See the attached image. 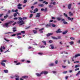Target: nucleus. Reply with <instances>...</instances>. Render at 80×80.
<instances>
[{"label": "nucleus", "mask_w": 80, "mask_h": 80, "mask_svg": "<svg viewBox=\"0 0 80 80\" xmlns=\"http://www.w3.org/2000/svg\"><path fill=\"white\" fill-rule=\"evenodd\" d=\"M49 7L50 8H52L53 7V6H51V5H49Z\"/></svg>", "instance_id": "obj_62"}, {"label": "nucleus", "mask_w": 80, "mask_h": 80, "mask_svg": "<svg viewBox=\"0 0 80 80\" xmlns=\"http://www.w3.org/2000/svg\"><path fill=\"white\" fill-rule=\"evenodd\" d=\"M56 19L58 21H60V20H62V18L59 17H58L56 18Z\"/></svg>", "instance_id": "obj_10"}, {"label": "nucleus", "mask_w": 80, "mask_h": 80, "mask_svg": "<svg viewBox=\"0 0 80 80\" xmlns=\"http://www.w3.org/2000/svg\"><path fill=\"white\" fill-rule=\"evenodd\" d=\"M21 33H23V34H24L25 33V31H22L21 32Z\"/></svg>", "instance_id": "obj_33"}, {"label": "nucleus", "mask_w": 80, "mask_h": 80, "mask_svg": "<svg viewBox=\"0 0 80 80\" xmlns=\"http://www.w3.org/2000/svg\"><path fill=\"white\" fill-rule=\"evenodd\" d=\"M63 15L66 17H68V16L65 13H64L63 14Z\"/></svg>", "instance_id": "obj_32"}, {"label": "nucleus", "mask_w": 80, "mask_h": 80, "mask_svg": "<svg viewBox=\"0 0 80 80\" xmlns=\"http://www.w3.org/2000/svg\"><path fill=\"white\" fill-rule=\"evenodd\" d=\"M36 12H38V9L37 8L35 9L34 10V12H33V13H35Z\"/></svg>", "instance_id": "obj_11"}, {"label": "nucleus", "mask_w": 80, "mask_h": 80, "mask_svg": "<svg viewBox=\"0 0 80 80\" xmlns=\"http://www.w3.org/2000/svg\"><path fill=\"white\" fill-rule=\"evenodd\" d=\"M70 39H71V40H75V38L73 37H71L70 38Z\"/></svg>", "instance_id": "obj_24"}, {"label": "nucleus", "mask_w": 80, "mask_h": 80, "mask_svg": "<svg viewBox=\"0 0 80 80\" xmlns=\"http://www.w3.org/2000/svg\"><path fill=\"white\" fill-rule=\"evenodd\" d=\"M43 73L45 74H47V73H48V72L47 71H43L41 72V74H43Z\"/></svg>", "instance_id": "obj_5"}, {"label": "nucleus", "mask_w": 80, "mask_h": 80, "mask_svg": "<svg viewBox=\"0 0 80 80\" xmlns=\"http://www.w3.org/2000/svg\"><path fill=\"white\" fill-rule=\"evenodd\" d=\"M44 30V28H42L41 29H40L39 30V31L40 32V33H43V31Z\"/></svg>", "instance_id": "obj_4"}, {"label": "nucleus", "mask_w": 80, "mask_h": 80, "mask_svg": "<svg viewBox=\"0 0 80 80\" xmlns=\"http://www.w3.org/2000/svg\"><path fill=\"white\" fill-rule=\"evenodd\" d=\"M80 67V65H76L75 66V68H77L78 67Z\"/></svg>", "instance_id": "obj_31"}, {"label": "nucleus", "mask_w": 80, "mask_h": 80, "mask_svg": "<svg viewBox=\"0 0 80 80\" xmlns=\"http://www.w3.org/2000/svg\"><path fill=\"white\" fill-rule=\"evenodd\" d=\"M4 18H7V17H8V15L7 14L6 15V16H4Z\"/></svg>", "instance_id": "obj_30"}, {"label": "nucleus", "mask_w": 80, "mask_h": 80, "mask_svg": "<svg viewBox=\"0 0 80 80\" xmlns=\"http://www.w3.org/2000/svg\"><path fill=\"white\" fill-rule=\"evenodd\" d=\"M21 63L20 62H18V63H17L16 65H20Z\"/></svg>", "instance_id": "obj_52"}, {"label": "nucleus", "mask_w": 80, "mask_h": 80, "mask_svg": "<svg viewBox=\"0 0 80 80\" xmlns=\"http://www.w3.org/2000/svg\"><path fill=\"white\" fill-rule=\"evenodd\" d=\"M0 63L2 66H3V67H5V64L4 62H1Z\"/></svg>", "instance_id": "obj_13"}, {"label": "nucleus", "mask_w": 80, "mask_h": 80, "mask_svg": "<svg viewBox=\"0 0 80 80\" xmlns=\"http://www.w3.org/2000/svg\"><path fill=\"white\" fill-rule=\"evenodd\" d=\"M17 37H18V38H22V37L21 36H18Z\"/></svg>", "instance_id": "obj_60"}, {"label": "nucleus", "mask_w": 80, "mask_h": 80, "mask_svg": "<svg viewBox=\"0 0 80 80\" xmlns=\"http://www.w3.org/2000/svg\"><path fill=\"white\" fill-rule=\"evenodd\" d=\"M8 52H9V49H8L7 51H5L4 52V53H7Z\"/></svg>", "instance_id": "obj_49"}, {"label": "nucleus", "mask_w": 80, "mask_h": 80, "mask_svg": "<svg viewBox=\"0 0 80 80\" xmlns=\"http://www.w3.org/2000/svg\"><path fill=\"white\" fill-rule=\"evenodd\" d=\"M40 14H41V13L40 12L37 13V15L36 16V17H40Z\"/></svg>", "instance_id": "obj_6"}, {"label": "nucleus", "mask_w": 80, "mask_h": 80, "mask_svg": "<svg viewBox=\"0 0 80 80\" xmlns=\"http://www.w3.org/2000/svg\"><path fill=\"white\" fill-rule=\"evenodd\" d=\"M18 8L19 9V10H22V8L21 7H18Z\"/></svg>", "instance_id": "obj_25"}, {"label": "nucleus", "mask_w": 80, "mask_h": 80, "mask_svg": "<svg viewBox=\"0 0 80 80\" xmlns=\"http://www.w3.org/2000/svg\"><path fill=\"white\" fill-rule=\"evenodd\" d=\"M16 24H17V23L16 22H14L13 24H12V25L14 26Z\"/></svg>", "instance_id": "obj_59"}, {"label": "nucleus", "mask_w": 80, "mask_h": 80, "mask_svg": "<svg viewBox=\"0 0 80 80\" xmlns=\"http://www.w3.org/2000/svg\"><path fill=\"white\" fill-rule=\"evenodd\" d=\"M54 65V64L53 63H51L49 64V66H53Z\"/></svg>", "instance_id": "obj_34"}, {"label": "nucleus", "mask_w": 80, "mask_h": 80, "mask_svg": "<svg viewBox=\"0 0 80 80\" xmlns=\"http://www.w3.org/2000/svg\"><path fill=\"white\" fill-rule=\"evenodd\" d=\"M22 78H28V76H24L22 77Z\"/></svg>", "instance_id": "obj_17"}, {"label": "nucleus", "mask_w": 80, "mask_h": 80, "mask_svg": "<svg viewBox=\"0 0 80 80\" xmlns=\"http://www.w3.org/2000/svg\"><path fill=\"white\" fill-rule=\"evenodd\" d=\"M79 70V68H78L75 69V71H77V70Z\"/></svg>", "instance_id": "obj_51"}, {"label": "nucleus", "mask_w": 80, "mask_h": 80, "mask_svg": "<svg viewBox=\"0 0 80 80\" xmlns=\"http://www.w3.org/2000/svg\"><path fill=\"white\" fill-rule=\"evenodd\" d=\"M12 12H15V10L12 9Z\"/></svg>", "instance_id": "obj_57"}, {"label": "nucleus", "mask_w": 80, "mask_h": 80, "mask_svg": "<svg viewBox=\"0 0 80 80\" xmlns=\"http://www.w3.org/2000/svg\"><path fill=\"white\" fill-rule=\"evenodd\" d=\"M13 31L14 32H16L17 31V30H16V29H17V28H16V27L13 28Z\"/></svg>", "instance_id": "obj_15"}, {"label": "nucleus", "mask_w": 80, "mask_h": 80, "mask_svg": "<svg viewBox=\"0 0 80 80\" xmlns=\"http://www.w3.org/2000/svg\"><path fill=\"white\" fill-rule=\"evenodd\" d=\"M56 4V2H52L53 5H55Z\"/></svg>", "instance_id": "obj_56"}, {"label": "nucleus", "mask_w": 80, "mask_h": 80, "mask_svg": "<svg viewBox=\"0 0 80 80\" xmlns=\"http://www.w3.org/2000/svg\"><path fill=\"white\" fill-rule=\"evenodd\" d=\"M2 48L3 49V50H5V47L4 46H3V47L1 46V47L0 48L1 52H3V50H2Z\"/></svg>", "instance_id": "obj_3"}, {"label": "nucleus", "mask_w": 80, "mask_h": 80, "mask_svg": "<svg viewBox=\"0 0 80 80\" xmlns=\"http://www.w3.org/2000/svg\"><path fill=\"white\" fill-rule=\"evenodd\" d=\"M52 72L53 73H57V71H52Z\"/></svg>", "instance_id": "obj_50"}, {"label": "nucleus", "mask_w": 80, "mask_h": 80, "mask_svg": "<svg viewBox=\"0 0 80 80\" xmlns=\"http://www.w3.org/2000/svg\"><path fill=\"white\" fill-rule=\"evenodd\" d=\"M22 5V4H19L18 5V7H21Z\"/></svg>", "instance_id": "obj_40"}, {"label": "nucleus", "mask_w": 80, "mask_h": 80, "mask_svg": "<svg viewBox=\"0 0 80 80\" xmlns=\"http://www.w3.org/2000/svg\"><path fill=\"white\" fill-rule=\"evenodd\" d=\"M80 56V54H76L75 55V56L74 57L75 58H77V57H79Z\"/></svg>", "instance_id": "obj_16"}, {"label": "nucleus", "mask_w": 80, "mask_h": 80, "mask_svg": "<svg viewBox=\"0 0 80 80\" xmlns=\"http://www.w3.org/2000/svg\"><path fill=\"white\" fill-rule=\"evenodd\" d=\"M61 21H62V22H65V20L63 18H62V20H61Z\"/></svg>", "instance_id": "obj_43"}, {"label": "nucleus", "mask_w": 80, "mask_h": 80, "mask_svg": "<svg viewBox=\"0 0 80 80\" xmlns=\"http://www.w3.org/2000/svg\"><path fill=\"white\" fill-rule=\"evenodd\" d=\"M55 63H56V64H57V63H58V61L56 60V61H55Z\"/></svg>", "instance_id": "obj_55"}, {"label": "nucleus", "mask_w": 80, "mask_h": 80, "mask_svg": "<svg viewBox=\"0 0 80 80\" xmlns=\"http://www.w3.org/2000/svg\"><path fill=\"white\" fill-rule=\"evenodd\" d=\"M27 19V18L26 17H24L22 18V20H26Z\"/></svg>", "instance_id": "obj_37"}, {"label": "nucleus", "mask_w": 80, "mask_h": 80, "mask_svg": "<svg viewBox=\"0 0 80 80\" xmlns=\"http://www.w3.org/2000/svg\"><path fill=\"white\" fill-rule=\"evenodd\" d=\"M38 6H39V7H43L44 6V5L43 4H38Z\"/></svg>", "instance_id": "obj_19"}, {"label": "nucleus", "mask_w": 80, "mask_h": 80, "mask_svg": "<svg viewBox=\"0 0 80 80\" xmlns=\"http://www.w3.org/2000/svg\"><path fill=\"white\" fill-rule=\"evenodd\" d=\"M43 43H44V45H46V42L45 41H42Z\"/></svg>", "instance_id": "obj_42"}, {"label": "nucleus", "mask_w": 80, "mask_h": 80, "mask_svg": "<svg viewBox=\"0 0 80 80\" xmlns=\"http://www.w3.org/2000/svg\"><path fill=\"white\" fill-rule=\"evenodd\" d=\"M79 61H76V62H74V63H79Z\"/></svg>", "instance_id": "obj_63"}, {"label": "nucleus", "mask_w": 80, "mask_h": 80, "mask_svg": "<svg viewBox=\"0 0 80 80\" xmlns=\"http://www.w3.org/2000/svg\"><path fill=\"white\" fill-rule=\"evenodd\" d=\"M68 18L69 20H71V22H72V20H73V18H71L70 17H68Z\"/></svg>", "instance_id": "obj_14"}, {"label": "nucleus", "mask_w": 80, "mask_h": 80, "mask_svg": "<svg viewBox=\"0 0 80 80\" xmlns=\"http://www.w3.org/2000/svg\"><path fill=\"white\" fill-rule=\"evenodd\" d=\"M1 62H7V61L6 60H4L1 61Z\"/></svg>", "instance_id": "obj_38"}, {"label": "nucleus", "mask_w": 80, "mask_h": 80, "mask_svg": "<svg viewBox=\"0 0 80 80\" xmlns=\"http://www.w3.org/2000/svg\"><path fill=\"white\" fill-rule=\"evenodd\" d=\"M80 71H79L78 72V73L76 74V75L77 76H78V75H80Z\"/></svg>", "instance_id": "obj_27"}, {"label": "nucleus", "mask_w": 80, "mask_h": 80, "mask_svg": "<svg viewBox=\"0 0 80 80\" xmlns=\"http://www.w3.org/2000/svg\"><path fill=\"white\" fill-rule=\"evenodd\" d=\"M21 35V33L20 32H19L17 34V36H18V35Z\"/></svg>", "instance_id": "obj_29"}, {"label": "nucleus", "mask_w": 80, "mask_h": 80, "mask_svg": "<svg viewBox=\"0 0 80 80\" xmlns=\"http://www.w3.org/2000/svg\"><path fill=\"white\" fill-rule=\"evenodd\" d=\"M71 7H72V4H70L68 5V7L69 9H70V8H71Z\"/></svg>", "instance_id": "obj_9"}, {"label": "nucleus", "mask_w": 80, "mask_h": 80, "mask_svg": "<svg viewBox=\"0 0 80 80\" xmlns=\"http://www.w3.org/2000/svg\"><path fill=\"white\" fill-rule=\"evenodd\" d=\"M63 23L64 24H67L68 23V22H67L65 21Z\"/></svg>", "instance_id": "obj_48"}, {"label": "nucleus", "mask_w": 80, "mask_h": 80, "mask_svg": "<svg viewBox=\"0 0 80 80\" xmlns=\"http://www.w3.org/2000/svg\"><path fill=\"white\" fill-rule=\"evenodd\" d=\"M49 43H52V42H53V41L52 40H49Z\"/></svg>", "instance_id": "obj_58"}, {"label": "nucleus", "mask_w": 80, "mask_h": 80, "mask_svg": "<svg viewBox=\"0 0 80 80\" xmlns=\"http://www.w3.org/2000/svg\"><path fill=\"white\" fill-rule=\"evenodd\" d=\"M69 15H70V16H73V14L71 12H69Z\"/></svg>", "instance_id": "obj_18"}, {"label": "nucleus", "mask_w": 80, "mask_h": 80, "mask_svg": "<svg viewBox=\"0 0 80 80\" xmlns=\"http://www.w3.org/2000/svg\"><path fill=\"white\" fill-rule=\"evenodd\" d=\"M67 33V31H66L64 32H63L62 33L63 35H65V34H66V33Z\"/></svg>", "instance_id": "obj_28"}, {"label": "nucleus", "mask_w": 80, "mask_h": 80, "mask_svg": "<svg viewBox=\"0 0 80 80\" xmlns=\"http://www.w3.org/2000/svg\"><path fill=\"white\" fill-rule=\"evenodd\" d=\"M48 27H50V25H49L48 24H47L46 25V27H47V28H48Z\"/></svg>", "instance_id": "obj_44"}, {"label": "nucleus", "mask_w": 80, "mask_h": 80, "mask_svg": "<svg viewBox=\"0 0 80 80\" xmlns=\"http://www.w3.org/2000/svg\"><path fill=\"white\" fill-rule=\"evenodd\" d=\"M15 77H16V80H19V77L18 76V75H15Z\"/></svg>", "instance_id": "obj_7"}, {"label": "nucleus", "mask_w": 80, "mask_h": 80, "mask_svg": "<svg viewBox=\"0 0 80 80\" xmlns=\"http://www.w3.org/2000/svg\"><path fill=\"white\" fill-rule=\"evenodd\" d=\"M4 73H7L8 72V70H4Z\"/></svg>", "instance_id": "obj_20"}, {"label": "nucleus", "mask_w": 80, "mask_h": 80, "mask_svg": "<svg viewBox=\"0 0 80 80\" xmlns=\"http://www.w3.org/2000/svg\"><path fill=\"white\" fill-rule=\"evenodd\" d=\"M53 34V33H48L47 34V37H49L51 35H52Z\"/></svg>", "instance_id": "obj_8"}, {"label": "nucleus", "mask_w": 80, "mask_h": 80, "mask_svg": "<svg viewBox=\"0 0 80 80\" xmlns=\"http://www.w3.org/2000/svg\"><path fill=\"white\" fill-rule=\"evenodd\" d=\"M52 19H53V20H55V18H55L54 17H52Z\"/></svg>", "instance_id": "obj_61"}, {"label": "nucleus", "mask_w": 80, "mask_h": 80, "mask_svg": "<svg viewBox=\"0 0 80 80\" xmlns=\"http://www.w3.org/2000/svg\"><path fill=\"white\" fill-rule=\"evenodd\" d=\"M18 23L19 24V25H23L24 23L23 20H21L18 22Z\"/></svg>", "instance_id": "obj_2"}, {"label": "nucleus", "mask_w": 80, "mask_h": 80, "mask_svg": "<svg viewBox=\"0 0 80 80\" xmlns=\"http://www.w3.org/2000/svg\"><path fill=\"white\" fill-rule=\"evenodd\" d=\"M4 40H6V41H7V42H10V40H7V39H6V38H4Z\"/></svg>", "instance_id": "obj_35"}, {"label": "nucleus", "mask_w": 80, "mask_h": 80, "mask_svg": "<svg viewBox=\"0 0 80 80\" xmlns=\"http://www.w3.org/2000/svg\"><path fill=\"white\" fill-rule=\"evenodd\" d=\"M42 74H41V72L40 74L36 73V75L38 77H40L41 76V75Z\"/></svg>", "instance_id": "obj_12"}, {"label": "nucleus", "mask_w": 80, "mask_h": 80, "mask_svg": "<svg viewBox=\"0 0 80 80\" xmlns=\"http://www.w3.org/2000/svg\"><path fill=\"white\" fill-rule=\"evenodd\" d=\"M12 33L11 32H9L7 33H5V34H9V33Z\"/></svg>", "instance_id": "obj_47"}, {"label": "nucleus", "mask_w": 80, "mask_h": 80, "mask_svg": "<svg viewBox=\"0 0 80 80\" xmlns=\"http://www.w3.org/2000/svg\"><path fill=\"white\" fill-rule=\"evenodd\" d=\"M33 17V14H31L30 18H32Z\"/></svg>", "instance_id": "obj_53"}, {"label": "nucleus", "mask_w": 80, "mask_h": 80, "mask_svg": "<svg viewBox=\"0 0 80 80\" xmlns=\"http://www.w3.org/2000/svg\"><path fill=\"white\" fill-rule=\"evenodd\" d=\"M14 22L15 21H12L9 22L8 23H5V26L6 27H8L9 24H11V23H13V22Z\"/></svg>", "instance_id": "obj_1"}, {"label": "nucleus", "mask_w": 80, "mask_h": 80, "mask_svg": "<svg viewBox=\"0 0 80 80\" xmlns=\"http://www.w3.org/2000/svg\"><path fill=\"white\" fill-rule=\"evenodd\" d=\"M56 33H60V29H58L57 31H56Z\"/></svg>", "instance_id": "obj_21"}, {"label": "nucleus", "mask_w": 80, "mask_h": 80, "mask_svg": "<svg viewBox=\"0 0 80 80\" xmlns=\"http://www.w3.org/2000/svg\"><path fill=\"white\" fill-rule=\"evenodd\" d=\"M17 15V13H15L14 14H13V16L14 17H16V16Z\"/></svg>", "instance_id": "obj_36"}, {"label": "nucleus", "mask_w": 80, "mask_h": 80, "mask_svg": "<svg viewBox=\"0 0 80 80\" xmlns=\"http://www.w3.org/2000/svg\"><path fill=\"white\" fill-rule=\"evenodd\" d=\"M27 0H24L23 2L24 3H27Z\"/></svg>", "instance_id": "obj_41"}, {"label": "nucleus", "mask_w": 80, "mask_h": 80, "mask_svg": "<svg viewBox=\"0 0 80 80\" xmlns=\"http://www.w3.org/2000/svg\"><path fill=\"white\" fill-rule=\"evenodd\" d=\"M78 43H80V40L77 42Z\"/></svg>", "instance_id": "obj_64"}, {"label": "nucleus", "mask_w": 80, "mask_h": 80, "mask_svg": "<svg viewBox=\"0 0 80 80\" xmlns=\"http://www.w3.org/2000/svg\"><path fill=\"white\" fill-rule=\"evenodd\" d=\"M18 18H19V20H22V18H21L20 17H18Z\"/></svg>", "instance_id": "obj_39"}, {"label": "nucleus", "mask_w": 80, "mask_h": 80, "mask_svg": "<svg viewBox=\"0 0 80 80\" xmlns=\"http://www.w3.org/2000/svg\"><path fill=\"white\" fill-rule=\"evenodd\" d=\"M67 73V71L64 72H62L64 74H65V73Z\"/></svg>", "instance_id": "obj_46"}, {"label": "nucleus", "mask_w": 80, "mask_h": 80, "mask_svg": "<svg viewBox=\"0 0 80 80\" xmlns=\"http://www.w3.org/2000/svg\"><path fill=\"white\" fill-rule=\"evenodd\" d=\"M69 43H70V45H73L74 42L73 41H71L69 42Z\"/></svg>", "instance_id": "obj_26"}, {"label": "nucleus", "mask_w": 80, "mask_h": 80, "mask_svg": "<svg viewBox=\"0 0 80 80\" xmlns=\"http://www.w3.org/2000/svg\"><path fill=\"white\" fill-rule=\"evenodd\" d=\"M52 38H53V39H54L56 40H57V39H58V38H56V37H52Z\"/></svg>", "instance_id": "obj_23"}, {"label": "nucleus", "mask_w": 80, "mask_h": 80, "mask_svg": "<svg viewBox=\"0 0 80 80\" xmlns=\"http://www.w3.org/2000/svg\"><path fill=\"white\" fill-rule=\"evenodd\" d=\"M38 3V2H35L34 5H36V4H37Z\"/></svg>", "instance_id": "obj_54"}, {"label": "nucleus", "mask_w": 80, "mask_h": 80, "mask_svg": "<svg viewBox=\"0 0 80 80\" xmlns=\"http://www.w3.org/2000/svg\"><path fill=\"white\" fill-rule=\"evenodd\" d=\"M33 32L34 33V34L37 33V31L36 30H33Z\"/></svg>", "instance_id": "obj_22"}, {"label": "nucleus", "mask_w": 80, "mask_h": 80, "mask_svg": "<svg viewBox=\"0 0 80 80\" xmlns=\"http://www.w3.org/2000/svg\"><path fill=\"white\" fill-rule=\"evenodd\" d=\"M52 27H55V26H56V25L55 24H52Z\"/></svg>", "instance_id": "obj_45"}]
</instances>
